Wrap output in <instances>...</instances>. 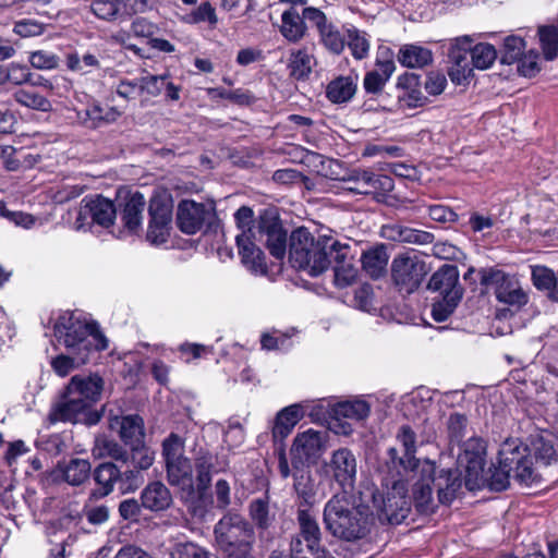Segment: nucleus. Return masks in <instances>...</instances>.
Instances as JSON below:
<instances>
[{
  "instance_id": "f257e3e1",
  "label": "nucleus",
  "mask_w": 558,
  "mask_h": 558,
  "mask_svg": "<svg viewBox=\"0 0 558 558\" xmlns=\"http://www.w3.org/2000/svg\"><path fill=\"white\" fill-rule=\"evenodd\" d=\"M53 332L66 351L50 362L54 373L61 377L87 364L97 352L108 348V339L99 324L73 312H64L58 317Z\"/></svg>"
},
{
  "instance_id": "f03ea898",
  "label": "nucleus",
  "mask_w": 558,
  "mask_h": 558,
  "mask_svg": "<svg viewBox=\"0 0 558 558\" xmlns=\"http://www.w3.org/2000/svg\"><path fill=\"white\" fill-rule=\"evenodd\" d=\"M323 522L335 538L354 543L371 533L374 512L368 505L356 504L347 493H337L325 504Z\"/></svg>"
},
{
  "instance_id": "7ed1b4c3",
  "label": "nucleus",
  "mask_w": 558,
  "mask_h": 558,
  "mask_svg": "<svg viewBox=\"0 0 558 558\" xmlns=\"http://www.w3.org/2000/svg\"><path fill=\"white\" fill-rule=\"evenodd\" d=\"M348 247L341 245L331 234H320L315 241L305 228H298L290 235L289 260L292 267L306 270L311 276H318L330 265L329 255L336 253L343 258Z\"/></svg>"
},
{
  "instance_id": "20e7f679",
  "label": "nucleus",
  "mask_w": 558,
  "mask_h": 558,
  "mask_svg": "<svg viewBox=\"0 0 558 558\" xmlns=\"http://www.w3.org/2000/svg\"><path fill=\"white\" fill-rule=\"evenodd\" d=\"M435 464L425 460L420 470L413 472L421 476L413 487V501L417 511L423 514L432 513L436 509V504L433 499L432 484L436 485L438 501L442 505L450 504L454 499L456 493L461 487V481L456 472L451 470L441 471L439 476L435 478Z\"/></svg>"
},
{
  "instance_id": "39448f33",
  "label": "nucleus",
  "mask_w": 558,
  "mask_h": 558,
  "mask_svg": "<svg viewBox=\"0 0 558 558\" xmlns=\"http://www.w3.org/2000/svg\"><path fill=\"white\" fill-rule=\"evenodd\" d=\"M104 380L96 374L75 375L66 386L64 400L57 404L49 414V420H75L84 410L92 408L100 397Z\"/></svg>"
},
{
  "instance_id": "423d86ee",
  "label": "nucleus",
  "mask_w": 558,
  "mask_h": 558,
  "mask_svg": "<svg viewBox=\"0 0 558 558\" xmlns=\"http://www.w3.org/2000/svg\"><path fill=\"white\" fill-rule=\"evenodd\" d=\"M214 532L217 544L229 556L246 555L255 538L251 523L241 514L231 512L218 521Z\"/></svg>"
},
{
  "instance_id": "0eeeda50",
  "label": "nucleus",
  "mask_w": 558,
  "mask_h": 558,
  "mask_svg": "<svg viewBox=\"0 0 558 558\" xmlns=\"http://www.w3.org/2000/svg\"><path fill=\"white\" fill-rule=\"evenodd\" d=\"M185 441L178 434L171 433L162 441L167 480L170 485L189 493L194 492L193 464L184 454Z\"/></svg>"
},
{
  "instance_id": "6e6552de",
  "label": "nucleus",
  "mask_w": 558,
  "mask_h": 558,
  "mask_svg": "<svg viewBox=\"0 0 558 558\" xmlns=\"http://www.w3.org/2000/svg\"><path fill=\"white\" fill-rule=\"evenodd\" d=\"M499 463L509 468L513 480L524 486L539 482L541 476L534 466V457L530 448L518 438L506 439L498 451Z\"/></svg>"
},
{
  "instance_id": "1a4fd4ad",
  "label": "nucleus",
  "mask_w": 558,
  "mask_h": 558,
  "mask_svg": "<svg viewBox=\"0 0 558 558\" xmlns=\"http://www.w3.org/2000/svg\"><path fill=\"white\" fill-rule=\"evenodd\" d=\"M400 478L393 480L391 487H387L385 495L373 494L374 507L377 509L380 520H387L391 524H400L407 519L411 501L408 497V486L401 471H398Z\"/></svg>"
},
{
  "instance_id": "9d476101",
  "label": "nucleus",
  "mask_w": 558,
  "mask_h": 558,
  "mask_svg": "<svg viewBox=\"0 0 558 558\" xmlns=\"http://www.w3.org/2000/svg\"><path fill=\"white\" fill-rule=\"evenodd\" d=\"M428 270L427 264L414 252L398 254L390 266L392 282L404 294L416 291Z\"/></svg>"
},
{
  "instance_id": "9b49d317",
  "label": "nucleus",
  "mask_w": 558,
  "mask_h": 558,
  "mask_svg": "<svg viewBox=\"0 0 558 558\" xmlns=\"http://www.w3.org/2000/svg\"><path fill=\"white\" fill-rule=\"evenodd\" d=\"M116 214V207L111 201L99 195L85 197L76 210L73 227L77 231H86L93 225L109 228L113 225Z\"/></svg>"
},
{
  "instance_id": "f8f14e48",
  "label": "nucleus",
  "mask_w": 558,
  "mask_h": 558,
  "mask_svg": "<svg viewBox=\"0 0 558 558\" xmlns=\"http://www.w3.org/2000/svg\"><path fill=\"white\" fill-rule=\"evenodd\" d=\"M326 476L335 481L340 487V493H347L353 489L356 473L357 460L355 454L349 448L342 447L333 450L330 457L323 465Z\"/></svg>"
},
{
  "instance_id": "ddd939ff",
  "label": "nucleus",
  "mask_w": 558,
  "mask_h": 558,
  "mask_svg": "<svg viewBox=\"0 0 558 558\" xmlns=\"http://www.w3.org/2000/svg\"><path fill=\"white\" fill-rule=\"evenodd\" d=\"M485 456L486 445L480 437H471L459 446L458 464L465 470V485L469 489H475L483 476Z\"/></svg>"
},
{
  "instance_id": "4468645a",
  "label": "nucleus",
  "mask_w": 558,
  "mask_h": 558,
  "mask_svg": "<svg viewBox=\"0 0 558 558\" xmlns=\"http://www.w3.org/2000/svg\"><path fill=\"white\" fill-rule=\"evenodd\" d=\"M397 446L389 448L388 454L393 466L407 475L420 470L423 461L416 459V436L410 426L403 425L397 434Z\"/></svg>"
},
{
  "instance_id": "2eb2a0df",
  "label": "nucleus",
  "mask_w": 558,
  "mask_h": 558,
  "mask_svg": "<svg viewBox=\"0 0 558 558\" xmlns=\"http://www.w3.org/2000/svg\"><path fill=\"white\" fill-rule=\"evenodd\" d=\"M484 283L494 287L496 299L500 303L522 307L529 301L519 280L501 270H492L484 277Z\"/></svg>"
},
{
  "instance_id": "dca6fc26",
  "label": "nucleus",
  "mask_w": 558,
  "mask_h": 558,
  "mask_svg": "<svg viewBox=\"0 0 558 558\" xmlns=\"http://www.w3.org/2000/svg\"><path fill=\"white\" fill-rule=\"evenodd\" d=\"M304 16L317 29L319 44L332 54H341L345 47V36L328 21L326 14L314 7L304 8Z\"/></svg>"
},
{
  "instance_id": "f3484780",
  "label": "nucleus",
  "mask_w": 558,
  "mask_h": 558,
  "mask_svg": "<svg viewBox=\"0 0 558 558\" xmlns=\"http://www.w3.org/2000/svg\"><path fill=\"white\" fill-rule=\"evenodd\" d=\"M258 241L266 244L270 254L276 258H282L287 250V232L280 221L272 215L265 213L257 223Z\"/></svg>"
},
{
  "instance_id": "a211bd4d",
  "label": "nucleus",
  "mask_w": 558,
  "mask_h": 558,
  "mask_svg": "<svg viewBox=\"0 0 558 558\" xmlns=\"http://www.w3.org/2000/svg\"><path fill=\"white\" fill-rule=\"evenodd\" d=\"M90 463L85 459H72L64 465L46 473L41 478L43 486L65 482L72 486H80L89 478Z\"/></svg>"
},
{
  "instance_id": "6ab92c4d",
  "label": "nucleus",
  "mask_w": 558,
  "mask_h": 558,
  "mask_svg": "<svg viewBox=\"0 0 558 558\" xmlns=\"http://www.w3.org/2000/svg\"><path fill=\"white\" fill-rule=\"evenodd\" d=\"M472 43V38L466 35L458 37L451 43L448 53L451 66L449 68L448 75L454 84H462L472 72L469 60Z\"/></svg>"
},
{
  "instance_id": "aec40b11",
  "label": "nucleus",
  "mask_w": 558,
  "mask_h": 558,
  "mask_svg": "<svg viewBox=\"0 0 558 558\" xmlns=\"http://www.w3.org/2000/svg\"><path fill=\"white\" fill-rule=\"evenodd\" d=\"M258 238V232L248 230L236 234L235 241L245 267L253 274L264 275L267 271V266L263 252L255 244Z\"/></svg>"
},
{
  "instance_id": "412c9836",
  "label": "nucleus",
  "mask_w": 558,
  "mask_h": 558,
  "mask_svg": "<svg viewBox=\"0 0 558 558\" xmlns=\"http://www.w3.org/2000/svg\"><path fill=\"white\" fill-rule=\"evenodd\" d=\"M326 433L307 429L299 433L292 444L291 454L293 459L310 461L316 459L325 450Z\"/></svg>"
},
{
  "instance_id": "4be33fe9",
  "label": "nucleus",
  "mask_w": 558,
  "mask_h": 558,
  "mask_svg": "<svg viewBox=\"0 0 558 558\" xmlns=\"http://www.w3.org/2000/svg\"><path fill=\"white\" fill-rule=\"evenodd\" d=\"M213 460L214 457L211 454L205 453L197 457L195 461L196 489L199 494V498L191 502L190 509L193 517L202 520L205 519L208 512L207 507L202 505V496L210 485L213 473L216 472Z\"/></svg>"
},
{
  "instance_id": "5701e85b",
  "label": "nucleus",
  "mask_w": 558,
  "mask_h": 558,
  "mask_svg": "<svg viewBox=\"0 0 558 558\" xmlns=\"http://www.w3.org/2000/svg\"><path fill=\"white\" fill-rule=\"evenodd\" d=\"M206 206L202 203L184 199L180 202L177 213V221L180 230L186 234L198 232L207 216Z\"/></svg>"
},
{
  "instance_id": "b1692460",
  "label": "nucleus",
  "mask_w": 558,
  "mask_h": 558,
  "mask_svg": "<svg viewBox=\"0 0 558 558\" xmlns=\"http://www.w3.org/2000/svg\"><path fill=\"white\" fill-rule=\"evenodd\" d=\"M381 235L389 241L417 245L430 244L434 241V235L427 231L413 229L398 223L384 226L381 228Z\"/></svg>"
},
{
  "instance_id": "393cba45",
  "label": "nucleus",
  "mask_w": 558,
  "mask_h": 558,
  "mask_svg": "<svg viewBox=\"0 0 558 558\" xmlns=\"http://www.w3.org/2000/svg\"><path fill=\"white\" fill-rule=\"evenodd\" d=\"M304 20H307L304 16V10L302 14L294 7L284 10L279 26L282 37L291 44L301 41L307 34V25Z\"/></svg>"
},
{
  "instance_id": "a878e982",
  "label": "nucleus",
  "mask_w": 558,
  "mask_h": 558,
  "mask_svg": "<svg viewBox=\"0 0 558 558\" xmlns=\"http://www.w3.org/2000/svg\"><path fill=\"white\" fill-rule=\"evenodd\" d=\"M427 288L430 291H438L445 298L448 294L458 292L462 298V288L459 286V271L457 266L444 265L430 277Z\"/></svg>"
},
{
  "instance_id": "bb28decb",
  "label": "nucleus",
  "mask_w": 558,
  "mask_h": 558,
  "mask_svg": "<svg viewBox=\"0 0 558 558\" xmlns=\"http://www.w3.org/2000/svg\"><path fill=\"white\" fill-rule=\"evenodd\" d=\"M110 428L119 433L125 445L141 442L144 438V421L138 415L114 416Z\"/></svg>"
},
{
  "instance_id": "cd10ccee",
  "label": "nucleus",
  "mask_w": 558,
  "mask_h": 558,
  "mask_svg": "<svg viewBox=\"0 0 558 558\" xmlns=\"http://www.w3.org/2000/svg\"><path fill=\"white\" fill-rule=\"evenodd\" d=\"M296 519L300 536L305 541L307 551L312 555L317 553L320 547L322 532L315 515L307 509H299Z\"/></svg>"
},
{
  "instance_id": "c85d7f7f",
  "label": "nucleus",
  "mask_w": 558,
  "mask_h": 558,
  "mask_svg": "<svg viewBox=\"0 0 558 558\" xmlns=\"http://www.w3.org/2000/svg\"><path fill=\"white\" fill-rule=\"evenodd\" d=\"M142 506L150 511H162L172 504L170 490L161 482L148 484L141 494Z\"/></svg>"
},
{
  "instance_id": "c756f323",
  "label": "nucleus",
  "mask_w": 558,
  "mask_h": 558,
  "mask_svg": "<svg viewBox=\"0 0 558 558\" xmlns=\"http://www.w3.org/2000/svg\"><path fill=\"white\" fill-rule=\"evenodd\" d=\"M395 70L396 65L392 60L377 61L376 69L367 72L364 76L365 92L374 95L381 93Z\"/></svg>"
},
{
  "instance_id": "7c9ffc66",
  "label": "nucleus",
  "mask_w": 558,
  "mask_h": 558,
  "mask_svg": "<svg viewBox=\"0 0 558 558\" xmlns=\"http://www.w3.org/2000/svg\"><path fill=\"white\" fill-rule=\"evenodd\" d=\"M331 412L336 421L347 418L361 422L369 416L371 404L364 399L347 400L335 404Z\"/></svg>"
},
{
  "instance_id": "2f4dec72",
  "label": "nucleus",
  "mask_w": 558,
  "mask_h": 558,
  "mask_svg": "<svg viewBox=\"0 0 558 558\" xmlns=\"http://www.w3.org/2000/svg\"><path fill=\"white\" fill-rule=\"evenodd\" d=\"M293 477V487L298 498L306 506L314 505L319 490V483L315 476L308 470H300L294 473Z\"/></svg>"
},
{
  "instance_id": "473e14b6",
  "label": "nucleus",
  "mask_w": 558,
  "mask_h": 558,
  "mask_svg": "<svg viewBox=\"0 0 558 558\" xmlns=\"http://www.w3.org/2000/svg\"><path fill=\"white\" fill-rule=\"evenodd\" d=\"M389 256L384 245H377L364 251L361 256L363 270L373 279L380 278L388 264Z\"/></svg>"
},
{
  "instance_id": "72a5a7b5",
  "label": "nucleus",
  "mask_w": 558,
  "mask_h": 558,
  "mask_svg": "<svg viewBox=\"0 0 558 558\" xmlns=\"http://www.w3.org/2000/svg\"><path fill=\"white\" fill-rule=\"evenodd\" d=\"M145 205V198L140 193L131 195L125 203L121 219L129 233H136L141 229Z\"/></svg>"
},
{
  "instance_id": "f704fd0d",
  "label": "nucleus",
  "mask_w": 558,
  "mask_h": 558,
  "mask_svg": "<svg viewBox=\"0 0 558 558\" xmlns=\"http://www.w3.org/2000/svg\"><path fill=\"white\" fill-rule=\"evenodd\" d=\"M302 416V409L299 404H292L280 410L272 427L274 437L286 438Z\"/></svg>"
},
{
  "instance_id": "c9c22d12",
  "label": "nucleus",
  "mask_w": 558,
  "mask_h": 558,
  "mask_svg": "<svg viewBox=\"0 0 558 558\" xmlns=\"http://www.w3.org/2000/svg\"><path fill=\"white\" fill-rule=\"evenodd\" d=\"M511 478L513 480L512 471L498 462V465H493L487 471L483 469V476L475 488L486 485L492 490L501 492L509 487Z\"/></svg>"
},
{
  "instance_id": "e433bc0d",
  "label": "nucleus",
  "mask_w": 558,
  "mask_h": 558,
  "mask_svg": "<svg viewBox=\"0 0 558 558\" xmlns=\"http://www.w3.org/2000/svg\"><path fill=\"white\" fill-rule=\"evenodd\" d=\"M403 85L404 87H402V92L398 96L399 104L402 108H416L425 104L426 97L416 88L418 85V77L416 75L410 74L403 78H399L398 86Z\"/></svg>"
},
{
  "instance_id": "4c0bfd02",
  "label": "nucleus",
  "mask_w": 558,
  "mask_h": 558,
  "mask_svg": "<svg viewBox=\"0 0 558 558\" xmlns=\"http://www.w3.org/2000/svg\"><path fill=\"white\" fill-rule=\"evenodd\" d=\"M355 92V78L352 76H338L327 85L326 95L333 104H344L351 100Z\"/></svg>"
},
{
  "instance_id": "58836bf2",
  "label": "nucleus",
  "mask_w": 558,
  "mask_h": 558,
  "mask_svg": "<svg viewBox=\"0 0 558 558\" xmlns=\"http://www.w3.org/2000/svg\"><path fill=\"white\" fill-rule=\"evenodd\" d=\"M398 61L407 68H423L433 60V53L429 49L417 45H405L398 52Z\"/></svg>"
},
{
  "instance_id": "ea45409f",
  "label": "nucleus",
  "mask_w": 558,
  "mask_h": 558,
  "mask_svg": "<svg viewBox=\"0 0 558 558\" xmlns=\"http://www.w3.org/2000/svg\"><path fill=\"white\" fill-rule=\"evenodd\" d=\"M92 453L96 459L111 458L119 464L126 459V450L107 436L96 437Z\"/></svg>"
},
{
  "instance_id": "a19ab883",
  "label": "nucleus",
  "mask_w": 558,
  "mask_h": 558,
  "mask_svg": "<svg viewBox=\"0 0 558 558\" xmlns=\"http://www.w3.org/2000/svg\"><path fill=\"white\" fill-rule=\"evenodd\" d=\"M348 247L347 254H344L343 258H337L336 253L333 255H329L330 263L333 260L335 265V281L339 288H344L350 286L356 278L357 270L352 265L350 260H348L351 247L348 243H341Z\"/></svg>"
},
{
  "instance_id": "79ce46f5",
  "label": "nucleus",
  "mask_w": 558,
  "mask_h": 558,
  "mask_svg": "<svg viewBox=\"0 0 558 558\" xmlns=\"http://www.w3.org/2000/svg\"><path fill=\"white\" fill-rule=\"evenodd\" d=\"M248 511L252 521L259 531L269 530L276 520V513L266 499L253 500L250 504Z\"/></svg>"
},
{
  "instance_id": "37998d69",
  "label": "nucleus",
  "mask_w": 558,
  "mask_h": 558,
  "mask_svg": "<svg viewBox=\"0 0 558 558\" xmlns=\"http://www.w3.org/2000/svg\"><path fill=\"white\" fill-rule=\"evenodd\" d=\"M373 171L367 169H353L348 172L343 181L348 184L347 190L362 195L372 194Z\"/></svg>"
},
{
  "instance_id": "c03bdc74",
  "label": "nucleus",
  "mask_w": 558,
  "mask_h": 558,
  "mask_svg": "<svg viewBox=\"0 0 558 558\" xmlns=\"http://www.w3.org/2000/svg\"><path fill=\"white\" fill-rule=\"evenodd\" d=\"M94 477L101 487L100 495H109L113 490L114 484L119 485V464L112 462L99 464L95 470Z\"/></svg>"
},
{
  "instance_id": "a18cd8bd",
  "label": "nucleus",
  "mask_w": 558,
  "mask_h": 558,
  "mask_svg": "<svg viewBox=\"0 0 558 558\" xmlns=\"http://www.w3.org/2000/svg\"><path fill=\"white\" fill-rule=\"evenodd\" d=\"M313 58L306 49L292 50L289 57L288 68L290 75L295 80H304L312 72Z\"/></svg>"
},
{
  "instance_id": "49530a36",
  "label": "nucleus",
  "mask_w": 558,
  "mask_h": 558,
  "mask_svg": "<svg viewBox=\"0 0 558 558\" xmlns=\"http://www.w3.org/2000/svg\"><path fill=\"white\" fill-rule=\"evenodd\" d=\"M345 45L351 50V54L356 60L365 59L371 49L369 39L365 32L357 29L354 26L347 28Z\"/></svg>"
},
{
  "instance_id": "de8ad7c7",
  "label": "nucleus",
  "mask_w": 558,
  "mask_h": 558,
  "mask_svg": "<svg viewBox=\"0 0 558 558\" xmlns=\"http://www.w3.org/2000/svg\"><path fill=\"white\" fill-rule=\"evenodd\" d=\"M131 446V451H126L124 463L137 468L142 471L148 470L155 461V452L153 449L144 445L142 441Z\"/></svg>"
},
{
  "instance_id": "09e8293b",
  "label": "nucleus",
  "mask_w": 558,
  "mask_h": 558,
  "mask_svg": "<svg viewBox=\"0 0 558 558\" xmlns=\"http://www.w3.org/2000/svg\"><path fill=\"white\" fill-rule=\"evenodd\" d=\"M144 483L143 471L129 463L119 464V489L122 493L134 492Z\"/></svg>"
},
{
  "instance_id": "8fccbe9b",
  "label": "nucleus",
  "mask_w": 558,
  "mask_h": 558,
  "mask_svg": "<svg viewBox=\"0 0 558 558\" xmlns=\"http://www.w3.org/2000/svg\"><path fill=\"white\" fill-rule=\"evenodd\" d=\"M541 47L546 60H554L558 54V31L554 26L538 28Z\"/></svg>"
},
{
  "instance_id": "3c124183",
  "label": "nucleus",
  "mask_w": 558,
  "mask_h": 558,
  "mask_svg": "<svg viewBox=\"0 0 558 558\" xmlns=\"http://www.w3.org/2000/svg\"><path fill=\"white\" fill-rule=\"evenodd\" d=\"M532 280L536 289L547 291L548 296L551 299V292L557 283L556 274L545 266H533L532 267Z\"/></svg>"
},
{
  "instance_id": "603ef678",
  "label": "nucleus",
  "mask_w": 558,
  "mask_h": 558,
  "mask_svg": "<svg viewBox=\"0 0 558 558\" xmlns=\"http://www.w3.org/2000/svg\"><path fill=\"white\" fill-rule=\"evenodd\" d=\"M496 57V50L489 44H478L471 49V64L480 70L488 69Z\"/></svg>"
},
{
  "instance_id": "864d4df0",
  "label": "nucleus",
  "mask_w": 558,
  "mask_h": 558,
  "mask_svg": "<svg viewBox=\"0 0 558 558\" xmlns=\"http://www.w3.org/2000/svg\"><path fill=\"white\" fill-rule=\"evenodd\" d=\"M100 63L98 58L93 53H85L82 58L76 53H69L66 56V66L73 72L86 74L89 69L99 68Z\"/></svg>"
},
{
  "instance_id": "5fc2aeb1",
  "label": "nucleus",
  "mask_w": 558,
  "mask_h": 558,
  "mask_svg": "<svg viewBox=\"0 0 558 558\" xmlns=\"http://www.w3.org/2000/svg\"><path fill=\"white\" fill-rule=\"evenodd\" d=\"M524 49L525 43L521 37L514 35L506 37L501 61L506 64L517 62L522 57Z\"/></svg>"
},
{
  "instance_id": "6e6d98bb",
  "label": "nucleus",
  "mask_w": 558,
  "mask_h": 558,
  "mask_svg": "<svg viewBox=\"0 0 558 558\" xmlns=\"http://www.w3.org/2000/svg\"><path fill=\"white\" fill-rule=\"evenodd\" d=\"M460 300L461 298L458 292H453L451 294L449 293L448 296L445 298L442 296L440 302H437L433 305V318L438 323L447 320L448 317L453 313Z\"/></svg>"
},
{
  "instance_id": "4d7b16f0",
  "label": "nucleus",
  "mask_w": 558,
  "mask_h": 558,
  "mask_svg": "<svg viewBox=\"0 0 558 558\" xmlns=\"http://www.w3.org/2000/svg\"><path fill=\"white\" fill-rule=\"evenodd\" d=\"M448 435L451 444L460 446L462 439L465 436L468 427V418L465 415L460 413H453L449 416L448 423Z\"/></svg>"
},
{
  "instance_id": "13d9d810",
  "label": "nucleus",
  "mask_w": 558,
  "mask_h": 558,
  "mask_svg": "<svg viewBox=\"0 0 558 558\" xmlns=\"http://www.w3.org/2000/svg\"><path fill=\"white\" fill-rule=\"evenodd\" d=\"M148 210L150 220L171 222L172 206L167 199L160 196L151 197Z\"/></svg>"
},
{
  "instance_id": "bf43d9fd",
  "label": "nucleus",
  "mask_w": 558,
  "mask_h": 558,
  "mask_svg": "<svg viewBox=\"0 0 558 558\" xmlns=\"http://www.w3.org/2000/svg\"><path fill=\"white\" fill-rule=\"evenodd\" d=\"M122 0H94L92 2L93 13L101 20H112L120 10Z\"/></svg>"
},
{
  "instance_id": "052dcab7",
  "label": "nucleus",
  "mask_w": 558,
  "mask_h": 558,
  "mask_svg": "<svg viewBox=\"0 0 558 558\" xmlns=\"http://www.w3.org/2000/svg\"><path fill=\"white\" fill-rule=\"evenodd\" d=\"M172 558H210L209 553L198 546L195 543L186 542V543H179L174 546L172 553Z\"/></svg>"
},
{
  "instance_id": "680f3d73",
  "label": "nucleus",
  "mask_w": 558,
  "mask_h": 558,
  "mask_svg": "<svg viewBox=\"0 0 558 558\" xmlns=\"http://www.w3.org/2000/svg\"><path fill=\"white\" fill-rule=\"evenodd\" d=\"M169 221H154L150 220L147 230V240L151 244H162L167 241L170 231Z\"/></svg>"
},
{
  "instance_id": "e2e57ef3",
  "label": "nucleus",
  "mask_w": 558,
  "mask_h": 558,
  "mask_svg": "<svg viewBox=\"0 0 558 558\" xmlns=\"http://www.w3.org/2000/svg\"><path fill=\"white\" fill-rule=\"evenodd\" d=\"M168 75H146L140 78V88L142 94L146 93L150 96H158L161 94L166 84Z\"/></svg>"
},
{
  "instance_id": "0e129e2a",
  "label": "nucleus",
  "mask_w": 558,
  "mask_h": 558,
  "mask_svg": "<svg viewBox=\"0 0 558 558\" xmlns=\"http://www.w3.org/2000/svg\"><path fill=\"white\" fill-rule=\"evenodd\" d=\"M518 71L526 77L534 76L539 71L538 53L531 49L518 60Z\"/></svg>"
},
{
  "instance_id": "69168bd1",
  "label": "nucleus",
  "mask_w": 558,
  "mask_h": 558,
  "mask_svg": "<svg viewBox=\"0 0 558 558\" xmlns=\"http://www.w3.org/2000/svg\"><path fill=\"white\" fill-rule=\"evenodd\" d=\"M189 22H208L211 26H215L218 22L216 10L209 2H204L190 14Z\"/></svg>"
},
{
  "instance_id": "338daca9",
  "label": "nucleus",
  "mask_w": 558,
  "mask_h": 558,
  "mask_svg": "<svg viewBox=\"0 0 558 558\" xmlns=\"http://www.w3.org/2000/svg\"><path fill=\"white\" fill-rule=\"evenodd\" d=\"M0 216L12 221L17 227L29 229L34 223V218L29 214L22 211H11L0 202Z\"/></svg>"
},
{
  "instance_id": "774afa93",
  "label": "nucleus",
  "mask_w": 558,
  "mask_h": 558,
  "mask_svg": "<svg viewBox=\"0 0 558 558\" xmlns=\"http://www.w3.org/2000/svg\"><path fill=\"white\" fill-rule=\"evenodd\" d=\"M120 114L121 113L114 108H109L106 112H104L100 107L95 106L87 110V116L92 119V125L95 128L99 126L102 122H114L120 117Z\"/></svg>"
}]
</instances>
